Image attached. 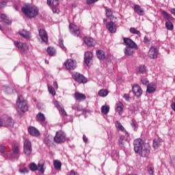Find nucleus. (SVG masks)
<instances>
[{
    "label": "nucleus",
    "mask_w": 175,
    "mask_h": 175,
    "mask_svg": "<svg viewBox=\"0 0 175 175\" xmlns=\"http://www.w3.org/2000/svg\"><path fill=\"white\" fill-rule=\"evenodd\" d=\"M20 153V144L16 143L15 144L12 145V154L15 156V159H18V154Z\"/></svg>",
    "instance_id": "f8f14e48"
},
{
    "label": "nucleus",
    "mask_w": 175,
    "mask_h": 175,
    "mask_svg": "<svg viewBox=\"0 0 175 175\" xmlns=\"http://www.w3.org/2000/svg\"><path fill=\"white\" fill-rule=\"evenodd\" d=\"M1 152H5V146H0Z\"/></svg>",
    "instance_id": "338daca9"
},
{
    "label": "nucleus",
    "mask_w": 175,
    "mask_h": 175,
    "mask_svg": "<svg viewBox=\"0 0 175 175\" xmlns=\"http://www.w3.org/2000/svg\"><path fill=\"white\" fill-rule=\"evenodd\" d=\"M133 49H136V47L126 46L124 51V55L128 56L133 55V53H135Z\"/></svg>",
    "instance_id": "bb28decb"
},
{
    "label": "nucleus",
    "mask_w": 175,
    "mask_h": 175,
    "mask_svg": "<svg viewBox=\"0 0 175 175\" xmlns=\"http://www.w3.org/2000/svg\"><path fill=\"white\" fill-rule=\"evenodd\" d=\"M54 105H55V107H57V110L61 109V108L62 107L61 106V105H59V102H58V101H55Z\"/></svg>",
    "instance_id": "13d9d810"
},
{
    "label": "nucleus",
    "mask_w": 175,
    "mask_h": 175,
    "mask_svg": "<svg viewBox=\"0 0 175 175\" xmlns=\"http://www.w3.org/2000/svg\"><path fill=\"white\" fill-rule=\"evenodd\" d=\"M142 83L144 85H148V83L149 81H148V79H147V78H143L142 80Z\"/></svg>",
    "instance_id": "864d4df0"
},
{
    "label": "nucleus",
    "mask_w": 175,
    "mask_h": 175,
    "mask_svg": "<svg viewBox=\"0 0 175 175\" xmlns=\"http://www.w3.org/2000/svg\"><path fill=\"white\" fill-rule=\"evenodd\" d=\"M148 174L154 175V167L148 166Z\"/></svg>",
    "instance_id": "5fc2aeb1"
},
{
    "label": "nucleus",
    "mask_w": 175,
    "mask_h": 175,
    "mask_svg": "<svg viewBox=\"0 0 175 175\" xmlns=\"http://www.w3.org/2000/svg\"><path fill=\"white\" fill-rule=\"evenodd\" d=\"M66 175H79V173L76 172L75 170H72L69 171Z\"/></svg>",
    "instance_id": "4d7b16f0"
},
{
    "label": "nucleus",
    "mask_w": 175,
    "mask_h": 175,
    "mask_svg": "<svg viewBox=\"0 0 175 175\" xmlns=\"http://www.w3.org/2000/svg\"><path fill=\"white\" fill-rule=\"evenodd\" d=\"M21 10L29 18H33V17H36L39 14V8L36 5H26L23 7Z\"/></svg>",
    "instance_id": "f257e3e1"
},
{
    "label": "nucleus",
    "mask_w": 175,
    "mask_h": 175,
    "mask_svg": "<svg viewBox=\"0 0 175 175\" xmlns=\"http://www.w3.org/2000/svg\"><path fill=\"white\" fill-rule=\"evenodd\" d=\"M161 14L163 18H165V20H167V21H172L174 20L173 16H172V15L166 12V11H162Z\"/></svg>",
    "instance_id": "2f4dec72"
},
{
    "label": "nucleus",
    "mask_w": 175,
    "mask_h": 175,
    "mask_svg": "<svg viewBox=\"0 0 175 175\" xmlns=\"http://www.w3.org/2000/svg\"><path fill=\"white\" fill-rule=\"evenodd\" d=\"M28 132L31 136H39V131L33 126L29 127Z\"/></svg>",
    "instance_id": "cd10ccee"
},
{
    "label": "nucleus",
    "mask_w": 175,
    "mask_h": 175,
    "mask_svg": "<svg viewBox=\"0 0 175 175\" xmlns=\"http://www.w3.org/2000/svg\"><path fill=\"white\" fill-rule=\"evenodd\" d=\"M148 56L153 59L157 58L158 57V49L155 46L150 47L148 51Z\"/></svg>",
    "instance_id": "dca6fc26"
},
{
    "label": "nucleus",
    "mask_w": 175,
    "mask_h": 175,
    "mask_svg": "<svg viewBox=\"0 0 175 175\" xmlns=\"http://www.w3.org/2000/svg\"><path fill=\"white\" fill-rule=\"evenodd\" d=\"M131 125L132 128L134 129V131H137L138 126L137 122L136 121L133 120L131 122Z\"/></svg>",
    "instance_id": "de8ad7c7"
},
{
    "label": "nucleus",
    "mask_w": 175,
    "mask_h": 175,
    "mask_svg": "<svg viewBox=\"0 0 175 175\" xmlns=\"http://www.w3.org/2000/svg\"><path fill=\"white\" fill-rule=\"evenodd\" d=\"M14 44L16 47L21 51V53H27L28 51L29 47L26 43L17 41L14 42Z\"/></svg>",
    "instance_id": "1a4fd4ad"
},
{
    "label": "nucleus",
    "mask_w": 175,
    "mask_h": 175,
    "mask_svg": "<svg viewBox=\"0 0 175 175\" xmlns=\"http://www.w3.org/2000/svg\"><path fill=\"white\" fill-rule=\"evenodd\" d=\"M96 55L98 59H105V52L102 50H98L96 52Z\"/></svg>",
    "instance_id": "4c0bfd02"
},
{
    "label": "nucleus",
    "mask_w": 175,
    "mask_h": 175,
    "mask_svg": "<svg viewBox=\"0 0 175 175\" xmlns=\"http://www.w3.org/2000/svg\"><path fill=\"white\" fill-rule=\"evenodd\" d=\"M37 120L38 122H44V121H46V118L44 117V114L42 113H38Z\"/></svg>",
    "instance_id": "e433bc0d"
},
{
    "label": "nucleus",
    "mask_w": 175,
    "mask_h": 175,
    "mask_svg": "<svg viewBox=\"0 0 175 175\" xmlns=\"http://www.w3.org/2000/svg\"><path fill=\"white\" fill-rule=\"evenodd\" d=\"M19 34L25 39H31V33L25 29L19 31Z\"/></svg>",
    "instance_id": "c85d7f7f"
},
{
    "label": "nucleus",
    "mask_w": 175,
    "mask_h": 175,
    "mask_svg": "<svg viewBox=\"0 0 175 175\" xmlns=\"http://www.w3.org/2000/svg\"><path fill=\"white\" fill-rule=\"evenodd\" d=\"M69 29L70 33L74 36H77V38H79V36H80V33H81V31H80V27L75 24L70 23L69 25Z\"/></svg>",
    "instance_id": "39448f33"
},
{
    "label": "nucleus",
    "mask_w": 175,
    "mask_h": 175,
    "mask_svg": "<svg viewBox=\"0 0 175 175\" xmlns=\"http://www.w3.org/2000/svg\"><path fill=\"white\" fill-rule=\"evenodd\" d=\"M92 57H94V55L90 51L85 53V57H84V62L86 65H90L91 64V61H92Z\"/></svg>",
    "instance_id": "6ab92c4d"
},
{
    "label": "nucleus",
    "mask_w": 175,
    "mask_h": 175,
    "mask_svg": "<svg viewBox=\"0 0 175 175\" xmlns=\"http://www.w3.org/2000/svg\"><path fill=\"white\" fill-rule=\"evenodd\" d=\"M99 0H86V3L88 5H92V3H95V2H98Z\"/></svg>",
    "instance_id": "bf43d9fd"
},
{
    "label": "nucleus",
    "mask_w": 175,
    "mask_h": 175,
    "mask_svg": "<svg viewBox=\"0 0 175 175\" xmlns=\"http://www.w3.org/2000/svg\"><path fill=\"white\" fill-rule=\"evenodd\" d=\"M53 165L55 169H56V170H61V167L62 166V163H61V161H59V160H55L53 161Z\"/></svg>",
    "instance_id": "c9c22d12"
},
{
    "label": "nucleus",
    "mask_w": 175,
    "mask_h": 175,
    "mask_svg": "<svg viewBox=\"0 0 175 175\" xmlns=\"http://www.w3.org/2000/svg\"><path fill=\"white\" fill-rule=\"evenodd\" d=\"M116 126L118 128V129H120V131H122V132H124L125 133V137H129V134L126 131H125V128H124V126L121 124V122L116 121L115 123Z\"/></svg>",
    "instance_id": "a878e982"
},
{
    "label": "nucleus",
    "mask_w": 175,
    "mask_h": 175,
    "mask_svg": "<svg viewBox=\"0 0 175 175\" xmlns=\"http://www.w3.org/2000/svg\"><path fill=\"white\" fill-rule=\"evenodd\" d=\"M75 99L76 100H78V102H83V100H85L87 98V96H85V94L80 93L79 92H76L74 94Z\"/></svg>",
    "instance_id": "412c9836"
},
{
    "label": "nucleus",
    "mask_w": 175,
    "mask_h": 175,
    "mask_svg": "<svg viewBox=\"0 0 175 175\" xmlns=\"http://www.w3.org/2000/svg\"><path fill=\"white\" fill-rule=\"evenodd\" d=\"M64 64L68 70H75V69H76V66H77L76 60H73L72 59H67Z\"/></svg>",
    "instance_id": "423d86ee"
},
{
    "label": "nucleus",
    "mask_w": 175,
    "mask_h": 175,
    "mask_svg": "<svg viewBox=\"0 0 175 175\" xmlns=\"http://www.w3.org/2000/svg\"><path fill=\"white\" fill-rule=\"evenodd\" d=\"M123 98L125 99V100H126L127 102H129V100H131V96H129V94H125L123 96Z\"/></svg>",
    "instance_id": "052dcab7"
},
{
    "label": "nucleus",
    "mask_w": 175,
    "mask_h": 175,
    "mask_svg": "<svg viewBox=\"0 0 175 175\" xmlns=\"http://www.w3.org/2000/svg\"><path fill=\"white\" fill-rule=\"evenodd\" d=\"M123 41L124 43L128 46L127 47H135V49H137V44H136V43H135L131 38H123Z\"/></svg>",
    "instance_id": "a211bd4d"
},
{
    "label": "nucleus",
    "mask_w": 175,
    "mask_h": 175,
    "mask_svg": "<svg viewBox=\"0 0 175 175\" xmlns=\"http://www.w3.org/2000/svg\"><path fill=\"white\" fill-rule=\"evenodd\" d=\"M1 90L2 91H4V92H7V94H14V92H16L15 90L6 85L3 86Z\"/></svg>",
    "instance_id": "7c9ffc66"
},
{
    "label": "nucleus",
    "mask_w": 175,
    "mask_h": 175,
    "mask_svg": "<svg viewBox=\"0 0 175 175\" xmlns=\"http://www.w3.org/2000/svg\"><path fill=\"white\" fill-rule=\"evenodd\" d=\"M47 5L52 8L53 13H58V10H57L55 8L59 5V0H47Z\"/></svg>",
    "instance_id": "9d476101"
},
{
    "label": "nucleus",
    "mask_w": 175,
    "mask_h": 175,
    "mask_svg": "<svg viewBox=\"0 0 175 175\" xmlns=\"http://www.w3.org/2000/svg\"><path fill=\"white\" fill-rule=\"evenodd\" d=\"M37 167H38V170H39V172H41V173H44V161H40L38 164Z\"/></svg>",
    "instance_id": "72a5a7b5"
},
{
    "label": "nucleus",
    "mask_w": 175,
    "mask_h": 175,
    "mask_svg": "<svg viewBox=\"0 0 175 175\" xmlns=\"http://www.w3.org/2000/svg\"><path fill=\"white\" fill-rule=\"evenodd\" d=\"M139 72L142 75L147 73V67H146V66H139Z\"/></svg>",
    "instance_id": "37998d69"
},
{
    "label": "nucleus",
    "mask_w": 175,
    "mask_h": 175,
    "mask_svg": "<svg viewBox=\"0 0 175 175\" xmlns=\"http://www.w3.org/2000/svg\"><path fill=\"white\" fill-rule=\"evenodd\" d=\"M133 144L134 151L135 152L137 153L144 147V141H143L142 139H137L134 140Z\"/></svg>",
    "instance_id": "20e7f679"
},
{
    "label": "nucleus",
    "mask_w": 175,
    "mask_h": 175,
    "mask_svg": "<svg viewBox=\"0 0 175 175\" xmlns=\"http://www.w3.org/2000/svg\"><path fill=\"white\" fill-rule=\"evenodd\" d=\"M144 42L145 43V44H147L148 46V44L151 43V38L147 36H145L144 38Z\"/></svg>",
    "instance_id": "09e8293b"
},
{
    "label": "nucleus",
    "mask_w": 175,
    "mask_h": 175,
    "mask_svg": "<svg viewBox=\"0 0 175 175\" xmlns=\"http://www.w3.org/2000/svg\"><path fill=\"white\" fill-rule=\"evenodd\" d=\"M53 87H55L56 90H58V83H57V81L53 82Z\"/></svg>",
    "instance_id": "0e129e2a"
},
{
    "label": "nucleus",
    "mask_w": 175,
    "mask_h": 175,
    "mask_svg": "<svg viewBox=\"0 0 175 175\" xmlns=\"http://www.w3.org/2000/svg\"><path fill=\"white\" fill-rule=\"evenodd\" d=\"M171 107H172V110H174V111H175V103L172 104Z\"/></svg>",
    "instance_id": "774afa93"
},
{
    "label": "nucleus",
    "mask_w": 175,
    "mask_h": 175,
    "mask_svg": "<svg viewBox=\"0 0 175 175\" xmlns=\"http://www.w3.org/2000/svg\"><path fill=\"white\" fill-rule=\"evenodd\" d=\"M58 111L61 116H63V117H66V116H68L66 111H65V109H64V108H62V107L60 108V109H58Z\"/></svg>",
    "instance_id": "8fccbe9b"
},
{
    "label": "nucleus",
    "mask_w": 175,
    "mask_h": 175,
    "mask_svg": "<svg viewBox=\"0 0 175 175\" xmlns=\"http://www.w3.org/2000/svg\"><path fill=\"white\" fill-rule=\"evenodd\" d=\"M0 23H2L3 24H12V21L5 14H0Z\"/></svg>",
    "instance_id": "b1692460"
},
{
    "label": "nucleus",
    "mask_w": 175,
    "mask_h": 175,
    "mask_svg": "<svg viewBox=\"0 0 175 175\" xmlns=\"http://www.w3.org/2000/svg\"><path fill=\"white\" fill-rule=\"evenodd\" d=\"M8 5V3L6 1H1L0 2V9H2L3 8H5Z\"/></svg>",
    "instance_id": "680f3d73"
},
{
    "label": "nucleus",
    "mask_w": 175,
    "mask_h": 175,
    "mask_svg": "<svg viewBox=\"0 0 175 175\" xmlns=\"http://www.w3.org/2000/svg\"><path fill=\"white\" fill-rule=\"evenodd\" d=\"M115 110L120 114V116H121V114H122V110H124V104H122L121 101H118L116 104Z\"/></svg>",
    "instance_id": "5701e85b"
},
{
    "label": "nucleus",
    "mask_w": 175,
    "mask_h": 175,
    "mask_svg": "<svg viewBox=\"0 0 175 175\" xmlns=\"http://www.w3.org/2000/svg\"><path fill=\"white\" fill-rule=\"evenodd\" d=\"M134 12L138 14V16H144V9H143L139 5H134Z\"/></svg>",
    "instance_id": "393cba45"
},
{
    "label": "nucleus",
    "mask_w": 175,
    "mask_h": 175,
    "mask_svg": "<svg viewBox=\"0 0 175 175\" xmlns=\"http://www.w3.org/2000/svg\"><path fill=\"white\" fill-rule=\"evenodd\" d=\"M137 154H139L141 157H148V155H150V150L147 149L146 146H144L138 152H137Z\"/></svg>",
    "instance_id": "4be33fe9"
},
{
    "label": "nucleus",
    "mask_w": 175,
    "mask_h": 175,
    "mask_svg": "<svg viewBox=\"0 0 175 175\" xmlns=\"http://www.w3.org/2000/svg\"><path fill=\"white\" fill-rule=\"evenodd\" d=\"M110 110V107L109 105H103L101 107V113L103 114H107Z\"/></svg>",
    "instance_id": "58836bf2"
},
{
    "label": "nucleus",
    "mask_w": 175,
    "mask_h": 175,
    "mask_svg": "<svg viewBox=\"0 0 175 175\" xmlns=\"http://www.w3.org/2000/svg\"><path fill=\"white\" fill-rule=\"evenodd\" d=\"M170 12L173 14V16H175V8H171Z\"/></svg>",
    "instance_id": "69168bd1"
},
{
    "label": "nucleus",
    "mask_w": 175,
    "mask_h": 175,
    "mask_svg": "<svg viewBox=\"0 0 175 175\" xmlns=\"http://www.w3.org/2000/svg\"><path fill=\"white\" fill-rule=\"evenodd\" d=\"M126 142V138L124 135H120L118 139V146L121 148H124L125 143Z\"/></svg>",
    "instance_id": "c756f323"
},
{
    "label": "nucleus",
    "mask_w": 175,
    "mask_h": 175,
    "mask_svg": "<svg viewBox=\"0 0 175 175\" xmlns=\"http://www.w3.org/2000/svg\"><path fill=\"white\" fill-rule=\"evenodd\" d=\"M165 27L169 31H173V29L174 28V25H173V23L170 22V21H167L165 23Z\"/></svg>",
    "instance_id": "ea45409f"
},
{
    "label": "nucleus",
    "mask_w": 175,
    "mask_h": 175,
    "mask_svg": "<svg viewBox=\"0 0 175 175\" xmlns=\"http://www.w3.org/2000/svg\"><path fill=\"white\" fill-rule=\"evenodd\" d=\"M84 43L88 45L89 47H93L96 44V41L91 37H85L83 40Z\"/></svg>",
    "instance_id": "f3484780"
},
{
    "label": "nucleus",
    "mask_w": 175,
    "mask_h": 175,
    "mask_svg": "<svg viewBox=\"0 0 175 175\" xmlns=\"http://www.w3.org/2000/svg\"><path fill=\"white\" fill-rule=\"evenodd\" d=\"M39 36L40 37L41 40L44 43H47L49 42V36H47V32L46 30L42 29L39 30Z\"/></svg>",
    "instance_id": "2eb2a0df"
},
{
    "label": "nucleus",
    "mask_w": 175,
    "mask_h": 175,
    "mask_svg": "<svg viewBox=\"0 0 175 175\" xmlns=\"http://www.w3.org/2000/svg\"><path fill=\"white\" fill-rule=\"evenodd\" d=\"M155 91H157V84L155 83L152 82L147 85L146 92L148 94H153Z\"/></svg>",
    "instance_id": "aec40b11"
},
{
    "label": "nucleus",
    "mask_w": 175,
    "mask_h": 175,
    "mask_svg": "<svg viewBox=\"0 0 175 175\" xmlns=\"http://www.w3.org/2000/svg\"><path fill=\"white\" fill-rule=\"evenodd\" d=\"M72 110H77V111H83V107L79 104H75L72 107Z\"/></svg>",
    "instance_id": "a18cd8bd"
},
{
    "label": "nucleus",
    "mask_w": 175,
    "mask_h": 175,
    "mask_svg": "<svg viewBox=\"0 0 175 175\" xmlns=\"http://www.w3.org/2000/svg\"><path fill=\"white\" fill-rule=\"evenodd\" d=\"M47 53H48V54H49V55H51V56H54V55H55L56 51H55V49L54 48L49 47V48L47 49Z\"/></svg>",
    "instance_id": "79ce46f5"
},
{
    "label": "nucleus",
    "mask_w": 175,
    "mask_h": 175,
    "mask_svg": "<svg viewBox=\"0 0 175 175\" xmlns=\"http://www.w3.org/2000/svg\"><path fill=\"white\" fill-rule=\"evenodd\" d=\"M20 173H23V174H25V173H28V169L27 167L21 168L19 169Z\"/></svg>",
    "instance_id": "6e6d98bb"
},
{
    "label": "nucleus",
    "mask_w": 175,
    "mask_h": 175,
    "mask_svg": "<svg viewBox=\"0 0 175 175\" xmlns=\"http://www.w3.org/2000/svg\"><path fill=\"white\" fill-rule=\"evenodd\" d=\"M23 150L25 155L29 156L32 153V145L31 144V142L29 140H25Z\"/></svg>",
    "instance_id": "0eeeda50"
},
{
    "label": "nucleus",
    "mask_w": 175,
    "mask_h": 175,
    "mask_svg": "<svg viewBox=\"0 0 175 175\" xmlns=\"http://www.w3.org/2000/svg\"><path fill=\"white\" fill-rule=\"evenodd\" d=\"M54 141L55 143L60 144L61 143H65L66 142V135L62 131H59L56 133L54 137Z\"/></svg>",
    "instance_id": "7ed1b4c3"
},
{
    "label": "nucleus",
    "mask_w": 175,
    "mask_h": 175,
    "mask_svg": "<svg viewBox=\"0 0 175 175\" xmlns=\"http://www.w3.org/2000/svg\"><path fill=\"white\" fill-rule=\"evenodd\" d=\"M72 77L77 83H83V84L87 83V78L84 77L83 75L77 72L73 75Z\"/></svg>",
    "instance_id": "9b49d317"
},
{
    "label": "nucleus",
    "mask_w": 175,
    "mask_h": 175,
    "mask_svg": "<svg viewBox=\"0 0 175 175\" xmlns=\"http://www.w3.org/2000/svg\"><path fill=\"white\" fill-rule=\"evenodd\" d=\"M105 12L107 17H111V16H113V11H111V10L106 8Z\"/></svg>",
    "instance_id": "3c124183"
},
{
    "label": "nucleus",
    "mask_w": 175,
    "mask_h": 175,
    "mask_svg": "<svg viewBox=\"0 0 175 175\" xmlns=\"http://www.w3.org/2000/svg\"><path fill=\"white\" fill-rule=\"evenodd\" d=\"M59 44L64 51H66V48L64 46V41L62 40H59Z\"/></svg>",
    "instance_id": "603ef678"
},
{
    "label": "nucleus",
    "mask_w": 175,
    "mask_h": 175,
    "mask_svg": "<svg viewBox=\"0 0 175 175\" xmlns=\"http://www.w3.org/2000/svg\"><path fill=\"white\" fill-rule=\"evenodd\" d=\"M162 144V139L160 138H157L153 140V147L154 148H158Z\"/></svg>",
    "instance_id": "473e14b6"
},
{
    "label": "nucleus",
    "mask_w": 175,
    "mask_h": 175,
    "mask_svg": "<svg viewBox=\"0 0 175 175\" xmlns=\"http://www.w3.org/2000/svg\"><path fill=\"white\" fill-rule=\"evenodd\" d=\"M3 125L6 128H13L14 126V120L12 118L6 116L3 120Z\"/></svg>",
    "instance_id": "6e6552de"
},
{
    "label": "nucleus",
    "mask_w": 175,
    "mask_h": 175,
    "mask_svg": "<svg viewBox=\"0 0 175 175\" xmlns=\"http://www.w3.org/2000/svg\"><path fill=\"white\" fill-rule=\"evenodd\" d=\"M106 27L111 33H116L117 32V25L113 22L107 23Z\"/></svg>",
    "instance_id": "ddd939ff"
},
{
    "label": "nucleus",
    "mask_w": 175,
    "mask_h": 175,
    "mask_svg": "<svg viewBox=\"0 0 175 175\" xmlns=\"http://www.w3.org/2000/svg\"><path fill=\"white\" fill-rule=\"evenodd\" d=\"M130 32L134 35H140V31L136 29L135 27L130 28Z\"/></svg>",
    "instance_id": "49530a36"
},
{
    "label": "nucleus",
    "mask_w": 175,
    "mask_h": 175,
    "mask_svg": "<svg viewBox=\"0 0 175 175\" xmlns=\"http://www.w3.org/2000/svg\"><path fill=\"white\" fill-rule=\"evenodd\" d=\"M132 91L134 95H135V96H137L138 98L139 96H142V94H143V90H142V88H140V86H139L138 85H134L133 86Z\"/></svg>",
    "instance_id": "4468645a"
},
{
    "label": "nucleus",
    "mask_w": 175,
    "mask_h": 175,
    "mask_svg": "<svg viewBox=\"0 0 175 175\" xmlns=\"http://www.w3.org/2000/svg\"><path fill=\"white\" fill-rule=\"evenodd\" d=\"M16 105L18 109L23 111V113H25V111H28V103L27 100H24L23 96H19L18 97V100H16Z\"/></svg>",
    "instance_id": "f03ea898"
},
{
    "label": "nucleus",
    "mask_w": 175,
    "mask_h": 175,
    "mask_svg": "<svg viewBox=\"0 0 175 175\" xmlns=\"http://www.w3.org/2000/svg\"><path fill=\"white\" fill-rule=\"evenodd\" d=\"M98 94L101 98H105V96H107V95H109V91H107L106 89H103L98 91Z\"/></svg>",
    "instance_id": "f704fd0d"
},
{
    "label": "nucleus",
    "mask_w": 175,
    "mask_h": 175,
    "mask_svg": "<svg viewBox=\"0 0 175 175\" xmlns=\"http://www.w3.org/2000/svg\"><path fill=\"white\" fill-rule=\"evenodd\" d=\"M48 87V91L49 92V94H51V95H53V96H55V90L54 89V88H53V86L50 85H47Z\"/></svg>",
    "instance_id": "a19ab883"
},
{
    "label": "nucleus",
    "mask_w": 175,
    "mask_h": 175,
    "mask_svg": "<svg viewBox=\"0 0 175 175\" xmlns=\"http://www.w3.org/2000/svg\"><path fill=\"white\" fill-rule=\"evenodd\" d=\"M83 140L84 143H88V138L87 137V136H85V135H83Z\"/></svg>",
    "instance_id": "e2e57ef3"
},
{
    "label": "nucleus",
    "mask_w": 175,
    "mask_h": 175,
    "mask_svg": "<svg viewBox=\"0 0 175 175\" xmlns=\"http://www.w3.org/2000/svg\"><path fill=\"white\" fill-rule=\"evenodd\" d=\"M29 169L31 172H36L38 170V165L35 163H31L29 164Z\"/></svg>",
    "instance_id": "c03bdc74"
}]
</instances>
